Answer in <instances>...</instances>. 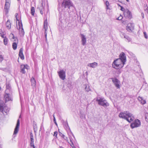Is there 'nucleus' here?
I'll return each mask as SVG.
<instances>
[{"label": "nucleus", "instance_id": "338daca9", "mask_svg": "<svg viewBox=\"0 0 148 148\" xmlns=\"http://www.w3.org/2000/svg\"><path fill=\"white\" fill-rule=\"evenodd\" d=\"M26 1H27V0H25Z\"/></svg>", "mask_w": 148, "mask_h": 148}, {"label": "nucleus", "instance_id": "2eb2a0df", "mask_svg": "<svg viewBox=\"0 0 148 148\" xmlns=\"http://www.w3.org/2000/svg\"><path fill=\"white\" fill-rule=\"evenodd\" d=\"M18 25V29H21V30L20 31V34L21 35L23 36L24 34V32L23 27V25L21 22H19Z\"/></svg>", "mask_w": 148, "mask_h": 148}, {"label": "nucleus", "instance_id": "423d86ee", "mask_svg": "<svg viewBox=\"0 0 148 148\" xmlns=\"http://www.w3.org/2000/svg\"><path fill=\"white\" fill-rule=\"evenodd\" d=\"M58 73L60 79L63 80L65 79L66 77L65 72L63 70H61L60 71H58Z\"/></svg>", "mask_w": 148, "mask_h": 148}, {"label": "nucleus", "instance_id": "c756f323", "mask_svg": "<svg viewBox=\"0 0 148 148\" xmlns=\"http://www.w3.org/2000/svg\"><path fill=\"white\" fill-rule=\"evenodd\" d=\"M8 39L6 37H5L3 39V42L5 45H6L8 44Z\"/></svg>", "mask_w": 148, "mask_h": 148}, {"label": "nucleus", "instance_id": "9b49d317", "mask_svg": "<svg viewBox=\"0 0 148 148\" xmlns=\"http://www.w3.org/2000/svg\"><path fill=\"white\" fill-rule=\"evenodd\" d=\"M29 66L27 64L21 65V71L20 72L22 73L25 74V69H28Z\"/></svg>", "mask_w": 148, "mask_h": 148}, {"label": "nucleus", "instance_id": "e2e57ef3", "mask_svg": "<svg viewBox=\"0 0 148 148\" xmlns=\"http://www.w3.org/2000/svg\"><path fill=\"white\" fill-rule=\"evenodd\" d=\"M67 126H68V123H67Z\"/></svg>", "mask_w": 148, "mask_h": 148}, {"label": "nucleus", "instance_id": "6ab92c4d", "mask_svg": "<svg viewBox=\"0 0 148 148\" xmlns=\"http://www.w3.org/2000/svg\"><path fill=\"white\" fill-rule=\"evenodd\" d=\"M23 49L22 48H21L19 50V56L22 60H24V57L23 53Z\"/></svg>", "mask_w": 148, "mask_h": 148}, {"label": "nucleus", "instance_id": "e433bc0d", "mask_svg": "<svg viewBox=\"0 0 148 148\" xmlns=\"http://www.w3.org/2000/svg\"><path fill=\"white\" fill-rule=\"evenodd\" d=\"M0 110L1 112H3V108L2 106L0 105Z\"/></svg>", "mask_w": 148, "mask_h": 148}, {"label": "nucleus", "instance_id": "393cba45", "mask_svg": "<svg viewBox=\"0 0 148 148\" xmlns=\"http://www.w3.org/2000/svg\"><path fill=\"white\" fill-rule=\"evenodd\" d=\"M47 20H46L44 22V28L45 30V31H47Z\"/></svg>", "mask_w": 148, "mask_h": 148}, {"label": "nucleus", "instance_id": "39448f33", "mask_svg": "<svg viewBox=\"0 0 148 148\" xmlns=\"http://www.w3.org/2000/svg\"><path fill=\"white\" fill-rule=\"evenodd\" d=\"M141 123L140 120L138 119H136L130 125V127L132 128L139 127L140 126Z\"/></svg>", "mask_w": 148, "mask_h": 148}, {"label": "nucleus", "instance_id": "4468645a", "mask_svg": "<svg viewBox=\"0 0 148 148\" xmlns=\"http://www.w3.org/2000/svg\"><path fill=\"white\" fill-rule=\"evenodd\" d=\"M81 42H82V45L83 46L86 45V38L85 36L83 34H80Z\"/></svg>", "mask_w": 148, "mask_h": 148}, {"label": "nucleus", "instance_id": "6e6d98bb", "mask_svg": "<svg viewBox=\"0 0 148 148\" xmlns=\"http://www.w3.org/2000/svg\"><path fill=\"white\" fill-rule=\"evenodd\" d=\"M45 38H46V40H47V34H45Z\"/></svg>", "mask_w": 148, "mask_h": 148}, {"label": "nucleus", "instance_id": "bb28decb", "mask_svg": "<svg viewBox=\"0 0 148 148\" xmlns=\"http://www.w3.org/2000/svg\"><path fill=\"white\" fill-rule=\"evenodd\" d=\"M35 12V8L34 7H32L31 9V13L33 16H34Z\"/></svg>", "mask_w": 148, "mask_h": 148}, {"label": "nucleus", "instance_id": "f8f14e48", "mask_svg": "<svg viewBox=\"0 0 148 148\" xmlns=\"http://www.w3.org/2000/svg\"><path fill=\"white\" fill-rule=\"evenodd\" d=\"M4 97L5 99V102L12 100L11 95L9 92L5 93L4 95Z\"/></svg>", "mask_w": 148, "mask_h": 148}, {"label": "nucleus", "instance_id": "b1692460", "mask_svg": "<svg viewBox=\"0 0 148 148\" xmlns=\"http://www.w3.org/2000/svg\"><path fill=\"white\" fill-rule=\"evenodd\" d=\"M32 85L33 87H35L36 85V81L34 78L32 77L31 79Z\"/></svg>", "mask_w": 148, "mask_h": 148}, {"label": "nucleus", "instance_id": "1a4fd4ad", "mask_svg": "<svg viewBox=\"0 0 148 148\" xmlns=\"http://www.w3.org/2000/svg\"><path fill=\"white\" fill-rule=\"evenodd\" d=\"M124 16L126 18L129 19L132 18V16L131 12L129 10L127 9L124 12Z\"/></svg>", "mask_w": 148, "mask_h": 148}, {"label": "nucleus", "instance_id": "f03ea898", "mask_svg": "<svg viewBox=\"0 0 148 148\" xmlns=\"http://www.w3.org/2000/svg\"><path fill=\"white\" fill-rule=\"evenodd\" d=\"M124 64L125 63H123L120 59H117L113 62L112 66L115 69H120L123 67Z\"/></svg>", "mask_w": 148, "mask_h": 148}, {"label": "nucleus", "instance_id": "de8ad7c7", "mask_svg": "<svg viewBox=\"0 0 148 148\" xmlns=\"http://www.w3.org/2000/svg\"><path fill=\"white\" fill-rule=\"evenodd\" d=\"M30 145L31 147H32L33 148H35V146L34 144L33 145Z\"/></svg>", "mask_w": 148, "mask_h": 148}, {"label": "nucleus", "instance_id": "412c9836", "mask_svg": "<svg viewBox=\"0 0 148 148\" xmlns=\"http://www.w3.org/2000/svg\"><path fill=\"white\" fill-rule=\"evenodd\" d=\"M38 9H39L40 11V12L41 14H43L44 10V7L43 6L42 3L41 4V5L39 7H38Z\"/></svg>", "mask_w": 148, "mask_h": 148}, {"label": "nucleus", "instance_id": "9d476101", "mask_svg": "<svg viewBox=\"0 0 148 148\" xmlns=\"http://www.w3.org/2000/svg\"><path fill=\"white\" fill-rule=\"evenodd\" d=\"M123 63H125L126 61V57L124 52H122L119 55V58Z\"/></svg>", "mask_w": 148, "mask_h": 148}, {"label": "nucleus", "instance_id": "c03bdc74", "mask_svg": "<svg viewBox=\"0 0 148 148\" xmlns=\"http://www.w3.org/2000/svg\"><path fill=\"white\" fill-rule=\"evenodd\" d=\"M116 73L118 74H120L121 73V71L120 70H118L116 71Z\"/></svg>", "mask_w": 148, "mask_h": 148}, {"label": "nucleus", "instance_id": "0eeeda50", "mask_svg": "<svg viewBox=\"0 0 148 148\" xmlns=\"http://www.w3.org/2000/svg\"><path fill=\"white\" fill-rule=\"evenodd\" d=\"M111 79L115 86L117 88H120V82L119 80L116 78H112Z\"/></svg>", "mask_w": 148, "mask_h": 148}, {"label": "nucleus", "instance_id": "473e14b6", "mask_svg": "<svg viewBox=\"0 0 148 148\" xmlns=\"http://www.w3.org/2000/svg\"><path fill=\"white\" fill-rule=\"evenodd\" d=\"M12 35H13L12 38L14 39L15 41H17V42H18V40L17 39V38L16 37H15L13 34H12Z\"/></svg>", "mask_w": 148, "mask_h": 148}, {"label": "nucleus", "instance_id": "4be33fe9", "mask_svg": "<svg viewBox=\"0 0 148 148\" xmlns=\"http://www.w3.org/2000/svg\"><path fill=\"white\" fill-rule=\"evenodd\" d=\"M6 26L8 29H10L11 27V23L9 20H8L6 23Z\"/></svg>", "mask_w": 148, "mask_h": 148}, {"label": "nucleus", "instance_id": "c85d7f7f", "mask_svg": "<svg viewBox=\"0 0 148 148\" xmlns=\"http://www.w3.org/2000/svg\"><path fill=\"white\" fill-rule=\"evenodd\" d=\"M59 134L60 136H61L63 138L64 140H66L67 138L61 132H59Z\"/></svg>", "mask_w": 148, "mask_h": 148}, {"label": "nucleus", "instance_id": "7c9ffc66", "mask_svg": "<svg viewBox=\"0 0 148 148\" xmlns=\"http://www.w3.org/2000/svg\"><path fill=\"white\" fill-rule=\"evenodd\" d=\"M145 119L146 121L148 122V114L147 113L145 114Z\"/></svg>", "mask_w": 148, "mask_h": 148}, {"label": "nucleus", "instance_id": "13d9d810", "mask_svg": "<svg viewBox=\"0 0 148 148\" xmlns=\"http://www.w3.org/2000/svg\"><path fill=\"white\" fill-rule=\"evenodd\" d=\"M47 34V33H46V31H45V34Z\"/></svg>", "mask_w": 148, "mask_h": 148}, {"label": "nucleus", "instance_id": "f3484780", "mask_svg": "<svg viewBox=\"0 0 148 148\" xmlns=\"http://www.w3.org/2000/svg\"><path fill=\"white\" fill-rule=\"evenodd\" d=\"M98 66V63L96 62H94L88 64V66L92 68H95Z\"/></svg>", "mask_w": 148, "mask_h": 148}, {"label": "nucleus", "instance_id": "6e6552de", "mask_svg": "<svg viewBox=\"0 0 148 148\" xmlns=\"http://www.w3.org/2000/svg\"><path fill=\"white\" fill-rule=\"evenodd\" d=\"M19 125H20V121L19 119H18L17 121V123H16V124L15 127L14 129V134H13L14 135H16L17 133L18 132V131L19 130Z\"/></svg>", "mask_w": 148, "mask_h": 148}, {"label": "nucleus", "instance_id": "a19ab883", "mask_svg": "<svg viewBox=\"0 0 148 148\" xmlns=\"http://www.w3.org/2000/svg\"><path fill=\"white\" fill-rule=\"evenodd\" d=\"M123 16H120L118 17L117 18V19L118 20H121L123 18Z\"/></svg>", "mask_w": 148, "mask_h": 148}, {"label": "nucleus", "instance_id": "37998d69", "mask_svg": "<svg viewBox=\"0 0 148 148\" xmlns=\"http://www.w3.org/2000/svg\"><path fill=\"white\" fill-rule=\"evenodd\" d=\"M57 134H58V132H57L56 131L54 132V134L53 135L54 136H55L56 137H57Z\"/></svg>", "mask_w": 148, "mask_h": 148}, {"label": "nucleus", "instance_id": "4d7b16f0", "mask_svg": "<svg viewBox=\"0 0 148 148\" xmlns=\"http://www.w3.org/2000/svg\"><path fill=\"white\" fill-rule=\"evenodd\" d=\"M146 9L147 10H148V11H147V13L148 14V7H147V8Z\"/></svg>", "mask_w": 148, "mask_h": 148}, {"label": "nucleus", "instance_id": "69168bd1", "mask_svg": "<svg viewBox=\"0 0 148 148\" xmlns=\"http://www.w3.org/2000/svg\"><path fill=\"white\" fill-rule=\"evenodd\" d=\"M1 88L0 87V90H1Z\"/></svg>", "mask_w": 148, "mask_h": 148}, {"label": "nucleus", "instance_id": "603ef678", "mask_svg": "<svg viewBox=\"0 0 148 148\" xmlns=\"http://www.w3.org/2000/svg\"><path fill=\"white\" fill-rule=\"evenodd\" d=\"M1 36L2 38H4L5 37H4V34H1Z\"/></svg>", "mask_w": 148, "mask_h": 148}, {"label": "nucleus", "instance_id": "09e8293b", "mask_svg": "<svg viewBox=\"0 0 148 148\" xmlns=\"http://www.w3.org/2000/svg\"><path fill=\"white\" fill-rule=\"evenodd\" d=\"M127 21L126 20L125 21H123L122 22V23L124 24H126L127 23Z\"/></svg>", "mask_w": 148, "mask_h": 148}, {"label": "nucleus", "instance_id": "c9c22d12", "mask_svg": "<svg viewBox=\"0 0 148 148\" xmlns=\"http://www.w3.org/2000/svg\"><path fill=\"white\" fill-rule=\"evenodd\" d=\"M0 70L4 71H7V69L6 68H0Z\"/></svg>", "mask_w": 148, "mask_h": 148}, {"label": "nucleus", "instance_id": "8fccbe9b", "mask_svg": "<svg viewBox=\"0 0 148 148\" xmlns=\"http://www.w3.org/2000/svg\"><path fill=\"white\" fill-rule=\"evenodd\" d=\"M141 16L142 18H144V14L143 12L141 13Z\"/></svg>", "mask_w": 148, "mask_h": 148}, {"label": "nucleus", "instance_id": "a878e982", "mask_svg": "<svg viewBox=\"0 0 148 148\" xmlns=\"http://www.w3.org/2000/svg\"><path fill=\"white\" fill-rule=\"evenodd\" d=\"M85 89L86 91L88 92L90 90V89L89 88V86L87 84H85Z\"/></svg>", "mask_w": 148, "mask_h": 148}, {"label": "nucleus", "instance_id": "49530a36", "mask_svg": "<svg viewBox=\"0 0 148 148\" xmlns=\"http://www.w3.org/2000/svg\"><path fill=\"white\" fill-rule=\"evenodd\" d=\"M10 3V0H5V3Z\"/></svg>", "mask_w": 148, "mask_h": 148}, {"label": "nucleus", "instance_id": "f704fd0d", "mask_svg": "<svg viewBox=\"0 0 148 148\" xmlns=\"http://www.w3.org/2000/svg\"><path fill=\"white\" fill-rule=\"evenodd\" d=\"M143 34L145 38L147 39L148 38V36L146 33L145 32H143Z\"/></svg>", "mask_w": 148, "mask_h": 148}, {"label": "nucleus", "instance_id": "dca6fc26", "mask_svg": "<svg viewBox=\"0 0 148 148\" xmlns=\"http://www.w3.org/2000/svg\"><path fill=\"white\" fill-rule=\"evenodd\" d=\"M11 90V88L10 84L8 83H6V90L5 91V93H8L10 92Z\"/></svg>", "mask_w": 148, "mask_h": 148}, {"label": "nucleus", "instance_id": "f257e3e1", "mask_svg": "<svg viewBox=\"0 0 148 148\" xmlns=\"http://www.w3.org/2000/svg\"><path fill=\"white\" fill-rule=\"evenodd\" d=\"M119 116L120 118L126 120L129 123L132 121L134 119L133 115L128 111L120 112Z\"/></svg>", "mask_w": 148, "mask_h": 148}, {"label": "nucleus", "instance_id": "58836bf2", "mask_svg": "<svg viewBox=\"0 0 148 148\" xmlns=\"http://www.w3.org/2000/svg\"><path fill=\"white\" fill-rule=\"evenodd\" d=\"M138 99L139 101L140 102L143 99V98L142 97H141L139 96L138 97Z\"/></svg>", "mask_w": 148, "mask_h": 148}, {"label": "nucleus", "instance_id": "5701e85b", "mask_svg": "<svg viewBox=\"0 0 148 148\" xmlns=\"http://www.w3.org/2000/svg\"><path fill=\"white\" fill-rule=\"evenodd\" d=\"M121 35L124 36V37L127 39V40L130 42L131 41V39L128 36L125 35L124 33H121Z\"/></svg>", "mask_w": 148, "mask_h": 148}, {"label": "nucleus", "instance_id": "79ce46f5", "mask_svg": "<svg viewBox=\"0 0 148 148\" xmlns=\"http://www.w3.org/2000/svg\"><path fill=\"white\" fill-rule=\"evenodd\" d=\"M3 59V56L1 55H0V62H1Z\"/></svg>", "mask_w": 148, "mask_h": 148}, {"label": "nucleus", "instance_id": "a211bd4d", "mask_svg": "<svg viewBox=\"0 0 148 148\" xmlns=\"http://www.w3.org/2000/svg\"><path fill=\"white\" fill-rule=\"evenodd\" d=\"M10 3H5V6L4 7V9L5 10L6 14H7L8 13V10L10 7Z\"/></svg>", "mask_w": 148, "mask_h": 148}, {"label": "nucleus", "instance_id": "3c124183", "mask_svg": "<svg viewBox=\"0 0 148 148\" xmlns=\"http://www.w3.org/2000/svg\"><path fill=\"white\" fill-rule=\"evenodd\" d=\"M71 140V142L72 143V145L74 146V145L73 144V143L72 142V141L71 140ZM73 148H76L74 146H73V147H72Z\"/></svg>", "mask_w": 148, "mask_h": 148}, {"label": "nucleus", "instance_id": "bf43d9fd", "mask_svg": "<svg viewBox=\"0 0 148 148\" xmlns=\"http://www.w3.org/2000/svg\"><path fill=\"white\" fill-rule=\"evenodd\" d=\"M126 1L127 2H129L130 1L129 0H126Z\"/></svg>", "mask_w": 148, "mask_h": 148}, {"label": "nucleus", "instance_id": "4c0bfd02", "mask_svg": "<svg viewBox=\"0 0 148 148\" xmlns=\"http://www.w3.org/2000/svg\"><path fill=\"white\" fill-rule=\"evenodd\" d=\"M140 103L142 104H144L146 103V102L145 100H144L143 99L142 100L140 101Z\"/></svg>", "mask_w": 148, "mask_h": 148}, {"label": "nucleus", "instance_id": "ddd939ff", "mask_svg": "<svg viewBox=\"0 0 148 148\" xmlns=\"http://www.w3.org/2000/svg\"><path fill=\"white\" fill-rule=\"evenodd\" d=\"M134 27V24L132 23H128L126 26V29L129 32H131Z\"/></svg>", "mask_w": 148, "mask_h": 148}, {"label": "nucleus", "instance_id": "20e7f679", "mask_svg": "<svg viewBox=\"0 0 148 148\" xmlns=\"http://www.w3.org/2000/svg\"><path fill=\"white\" fill-rule=\"evenodd\" d=\"M61 6L63 8L67 9L68 10L73 7V4L70 0H64L62 2Z\"/></svg>", "mask_w": 148, "mask_h": 148}, {"label": "nucleus", "instance_id": "a18cd8bd", "mask_svg": "<svg viewBox=\"0 0 148 148\" xmlns=\"http://www.w3.org/2000/svg\"><path fill=\"white\" fill-rule=\"evenodd\" d=\"M120 7L121 8V10L123 11H124L125 10V9L122 6H120Z\"/></svg>", "mask_w": 148, "mask_h": 148}, {"label": "nucleus", "instance_id": "680f3d73", "mask_svg": "<svg viewBox=\"0 0 148 148\" xmlns=\"http://www.w3.org/2000/svg\"><path fill=\"white\" fill-rule=\"evenodd\" d=\"M16 19H17V20H18L17 19V17L16 16Z\"/></svg>", "mask_w": 148, "mask_h": 148}, {"label": "nucleus", "instance_id": "aec40b11", "mask_svg": "<svg viewBox=\"0 0 148 148\" xmlns=\"http://www.w3.org/2000/svg\"><path fill=\"white\" fill-rule=\"evenodd\" d=\"M30 145H33L34 144V136L32 133H31L30 134Z\"/></svg>", "mask_w": 148, "mask_h": 148}, {"label": "nucleus", "instance_id": "5fc2aeb1", "mask_svg": "<svg viewBox=\"0 0 148 148\" xmlns=\"http://www.w3.org/2000/svg\"><path fill=\"white\" fill-rule=\"evenodd\" d=\"M58 10L59 11H62V9H60V8H58Z\"/></svg>", "mask_w": 148, "mask_h": 148}, {"label": "nucleus", "instance_id": "ea45409f", "mask_svg": "<svg viewBox=\"0 0 148 148\" xmlns=\"http://www.w3.org/2000/svg\"><path fill=\"white\" fill-rule=\"evenodd\" d=\"M36 125V126H34V131L35 132H36V131L37 130L36 126V125Z\"/></svg>", "mask_w": 148, "mask_h": 148}, {"label": "nucleus", "instance_id": "0e129e2a", "mask_svg": "<svg viewBox=\"0 0 148 148\" xmlns=\"http://www.w3.org/2000/svg\"><path fill=\"white\" fill-rule=\"evenodd\" d=\"M20 0H17L18 1H19Z\"/></svg>", "mask_w": 148, "mask_h": 148}, {"label": "nucleus", "instance_id": "2f4dec72", "mask_svg": "<svg viewBox=\"0 0 148 148\" xmlns=\"http://www.w3.org/2000/svg\"><path fill=\"white\" fill-rule=\"evenodd\" d=\"M53 121H54V123H55V124L56 125H57V123L56 122V118H55V117L54 114L53 115Z\"/></svg>", "mask_w": 148, "mask_h": 148}, {"label": "nucleus", "instance_id": "864d4df0", "mask_svg": "<svg viewBox=\"0 0 148 148\" xmlns=\"http://www.w3.org/2000/svg\"><path fill=\"white\" fill-rule=\"evenodd\" d=\"M3 32L1 29H0V34L1 35L2 34Z\"/></svg>", "mask_w": 148, "mask_h": 148}, {"label": "nucleus", "instance_id": "052dcab7", "mask_svg": "<svg viewBox=\"0 0 148 148\" xmlns=\"http://www.w3.org/2000/svg\"><path fill=\"white\" fill-rule=\"evenodd\" d=\"M118 5H119V6H121L120 5H119V4H118Z\"/></svg>", "mask_w": 148, "mask_h": 148}, {"label": "nucleus", "instance_id": "7ed1b4c3", "mask_svg": "<svg viewBox=\"0 0 148 148\" xmlns=\"http://www.w3.org/2000/svg\"><path fill=\"white\" fill-rule=\"evenodd\" d=\"M96 100L98 102L99 105L103 106L104 108L109 106V103L103 97H97Z\"/></svg>", "mask_w": 148, "mask_h": 148}, {"label": "nucleus", "instance_id": "72a5a7b5", "mask_svg": "<svg viewBox=\"0 0 148 148\" xmlns=\"http://www.w3.org/2000/svg\"><path fill=\"white\" fill-rule=\"evenodd\" d=\"M106 4L107 7V9H108L109 8H108V6H109V2L108 1H106Z\"/></svg>", "mask_w": 148, "mask_h": 148}, {"label": "nucleus", "instance_id": "cd10ccee", "mask_svg": "<svg viewBox=\"0 0 148 148\" xmlns=\"http://www.w3.org/2000/svg\"><path fill=\"white\" fill-rule=\"evenodd\" d=\"M12 46L13 49L14 50H16V49L17 47V44L15 42H13L12 44Z\"/></svg>", "mask_w": 148, "mask_h": 148}]
</instances>
